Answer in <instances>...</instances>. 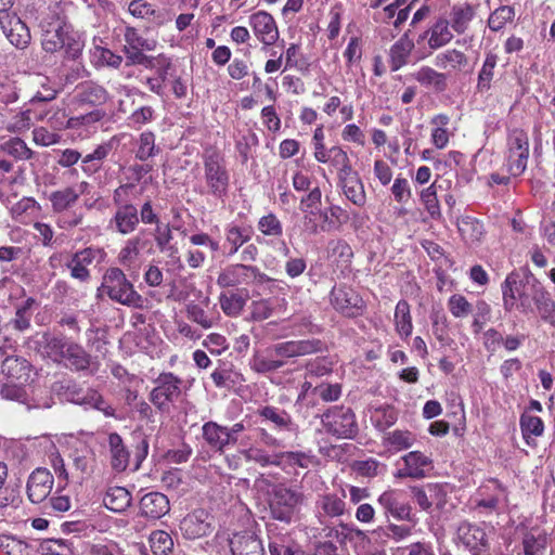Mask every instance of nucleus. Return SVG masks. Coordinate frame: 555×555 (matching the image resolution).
Wrapping results in <instances>:
<instances>
[{
    "mask_svg": "<svg viewBox=\"0 0 555 555\" xmlns=\"http://www.w3.org/2000/svg\"><path fill=\"white\" fill-rule=\"evenodd\" d=\"M41 46L48 53L64 51L69 59H77L82 50V42L73 27L63 18L51 15L40 22Z\"/></svg>",
    "mask_w": 555,
    "mask_h": 555,
    "instance_id": "f257e3e1",
    "label": "nucleus"
},
{
    "mask_svg": "<svg viewBox=\"0 0 555 555\" xmlns=\"http://www.w3.org/2000/svg\"><path fill=\"white\" fill-rule=\"evenodd\" d=\"M42 356L56 363H64L76 371L87 370L90 365V354L78 344L64 337L44 333L38 340Z\"/></svg>",
    "mask_w": 555,
    "mask_h": 555,
    "instance_id": "f03ea898",
    "label": "nucleus"
},
{
    "mask_svg": "<svg viewBox=\"0 0 555 555\" xmlns=\"http://www.w3.org/2000/svg\"><path fill=\"white\" fill-rule=\"evenodd\" d=\"M542 288L543 285L537 280L524 279L517 272L509 273L501 285L505 311L517 309L525 314L533 312L535 293Z\"/></svg>",
    "mask_w": 555,
    "mask_h": 555,
    "instance_id": "7ed1b4c3",
    "label": "nucleus"
},
{
    "mask_svg": "<svg viewBox=\"0 0 555 555\" xmlns=\"http://www.w3.org/2000/svg\"><path fill=\"white\" fill-rule=\"evenodd\" d=\"M98 297H107L130 308L142 309L144 307L143 297L134 289L133 284L119 268H109L105 271L98 288Z\"/></svg>",
    "mask_w": 555,
    "mask_h": 555,
    "instance_id": "20e7f679",
    "label": "nucleus"
},
{
    "mask_svg": "<svg viewBox=\"0 0 555 555\" xmlns=\"http://www.w3.org/2000/svg\"><path fill=\"white\" fill-rule=\"evenodd\" d=\"M203 170L207 194L223 199L228 195L230 186V172L224 158L217 152L205 153Z\"/></svg>",
    "mask_w": 555,
    "mask_h": 555,
    "instance_id": "39448f33",
    "label": "nucleus"
},
{
    "mask_svg": "<svg viewBox=\"0 0 555 555\" xmlns=\"http://www.w3.org/2000/svg\"><path fill=\"white\" fill-rule=\"evenodd\" d=\"M325 430L337 438H352L358 430L354 414L349 408L334 406L321 417Z\"/></svg>",
    "mask_w": 555,
    "mask_h": 555,
    "instance_id": "423d86ee",
    "label": "nucleus"
},
{
    "mask_svg": "<svg viewBox=\"0 0 555 555\" xmlns=\"http://www.w3.org/2000/svg\"><path fill=\"white\" fill-rule=\"evenodd\" d=\"M412 499L422 511L430 512L435 506L438 511L444 509L452 492L448 483H426L411 488Z\"/></svg>",
    "mask_w": 555,
    "mask_h": 555,
    "instance_id": "0eeeda50",
    "label": "nucleus"
},
{
    "mask_svg": "<svg viewBox=\"0 0 555 555\" xmlns=\"http://www.w3.org/2000/svg\"><path fill=\"white\" fill-rule=\"evenodd\" d=\"M507 147V169L512 176H520L527 167L529 157L527 133L520 129L512 130L508 134Z\"/></svg>",
    "mask_w": 555,
    "mask_h": 555,
    "instance_id": "6e6552de",
    "label": "nucleus"
},
{
    "mask_svg": "<svg viewBox=\"0 0 555 555\" xmlns=\"http://www.w3.org/2000/svg\"><path fill=\"white\" fill-rule=\"evenodd\" d=\"M302 500L304 496L300 492L282 485L276 486L270 500L271 514L275 519L288 522Z\"/></svg>",
    "mask_w": 555,
    "mask_h": 555,
    "instance_id": "1a4fd4ad",
    "label": "nucleus"
},
{
    "mask_svg": "<svg viewBox=\"0 0 555 555\" xmlns=\"http://www.w3.org/2000/svg\"><path fill=\"white\" fill-rule=\"evenodd\" d=\"M157 386L151 391V402L160 411L169 410L170 403L181 393L182 380L172 373L160 374L156 380Z\"/></svg>",
    "mask_w": 555,
    "mask_h": 555,
    "instance_id": "9d476101",
    "label": "nucleus"
},
{
    "mask_svg": "<svg viewBox=\"0 0 555 555\" xmlns=\"http://www.w3.org/2000/svg\"><path fill=\"white\" fill-rule=\"evenodd\" d=\"M1 372L0 380L18 384H28L30 380V363L17 356H9L7 347L0 346Z\"/></svg>",
    "mask_w": 555,
    "mask_h": 555,
    "instance_id": "9b49d317",
    "label": "nucleus"
},
{
    "mask_svg": "<svg viewBox=\"0 0 555 555\" xmlns=\"http://www.w3.org/2000/svg\"><path fill=\"white\" fill-rule=\"evenodd\" d=\"M331 304L346 317H357L364 308V301L360 295L351 287L343 285L333 287Z\"/></svg>",
    "mask_w": 555,
    "mask_h": 555,
    "instance_id": "f8f14e48",
    "label": "nucleus"
},
{
    "mask_svg": "<svg viewBox=\"0 0 555 555\" xmlns=\"http://www.w3.org/2000/svg\"><path fill=\"white\" fill-rule=\"evenodd\" d=\"M456 543L461 544L473 555H480L488 547V539L485 530L472 522L463 521L456 529Z\"/></svg>",
    "mask_w": 555,
    "mask_h": 555,
    "instance_id": "ddd939ff",
    "label": "nucleus"
},
{
    "mask_svg": "<svg viewBox=\"0 0 555 555\" xmlns=\"http://www.w3.org/2000/svg\"><path fill=\"white\" fill-rule=\"evenodd\" d=\"M1 28L9 41L17 49H25L31 39L30 31L26 24L16 14L9 12L0 13Z\"/></svg>",
    "mask_w": 555,
    "mask_h": 555,
    "instance_id": "4468645a",
    "label": "nucleus"
},
{
    "mask_svg": "<svg viewBox=\"0 0 555 555\" xmlns=\"http://www.w3.org/2000/svg\"><path fill=\"white\" fill-rule=\"evenodd\" d=\"M400 461L403 466L395 473L396 478L422 479L433 468V460L421 451H411Z\"/></svg>",
    "mask_w": 555,
    "mask_h": 555,
    "instance_id": "2eb2a0df",
    "label": "nucleus"
},
{
    "mask_svg": "<svg viewBox=\"0 0 555 555\" xmlns=\"http://www.w3.org/2000/svg\"><path fill=\"white\" fill-rule=\"evenodd\" d=\"M54 485L53 475L47 468H36L27 480L28 499L35 503L43 502L51 493Z\"/></svg>",
    "mask_w": 555,
    "mask_h": 555,
    "instance_id": "dca6fc26",
    "label": "nucleus"
},
{
    "mask_svg": "<svg viewBox=\"0 0 555 555\" xmlns=\"http://www.w3.org/2000/svg\"><path fill=\"white\" fill-rule=\"evenodd\" d=\"M249 25L255 36L264 46H272L279 39V29L273 16L266 11H258L249 16Z\"/></svg>",
    "mask_w": 555,
    "mask_h": 555,
    "instance_id": "f3484780",
    "label": "nucleus"
},
{
    "mask_svg": "<svg viewBox=\"0 0 555 555\" xmlns=\"http://www.w3.org/2000/svg\"><path fill=\"white\" fill-rule=\"evenodd\" d=\"M322 346L318 339L288 340L275 344L270 351L278 357L295 358L319 352Z\"/></svg>",
    "mask_w": 555,
    "mask_h": 555,
    "instance_id": "a211bd4d",
    "label": "nucleus"
},
{
    "mask_svg": "<svg viewBox=\"0 0 555 555\" xmlns=\"http://www.w3.org/2000/svg\"><path fill=\"white\" fill-rule=\"evenodd\" d=\"M101 255L98 248L87 247L82 250L75 253L72 259L67 262V268L70 271V276L80 282L90 280V271L88 267Z\"/></svg>",
    "mask_w": 555,
    "mask_h": 555,
    "instance_id": "6ab92c4d",
    "label": "nucleus"
},
{
    "mask_svg": "<svg viewBox=\"0 0 555 555\" xmlns=\"http://www.w3.org/2000/svg\"><path fill=\"white\" fill-rule=\"evenodd\" d=\"M253 266L235 263L222 269L217 278L218 286L222 288L237 287L250 284Z\"/></svg>",
    "mask_w": 555,
    "mask_h": 555,
    "instance_id": "aec40b11",
    "label": "nucleus"
},
{
    "mask_svg": "<svg viewBox=\"0 0 555 555\" xmlns=\"http://www.w3.org/2000/svg\"><path fill=\"white\" fill-rule=\"evenodd\" d=\"M140 222L135 206L116 207L108 227L121 235L132 233Z\"/></svg>",
    "mask_w": 555,
    "mask_h": 555,
    "instance_id": "412c9836",
    "label": "nucleus"
},
{
    "mask_svg": "<svg viewBox=\"0 0 555 555\" xmlns=\"http://www.w3.org/2000/svg\"><path fill=\"white\" fill-rule=\"evenodd\" d=\"M229 543L233 555H264L261 541L253 532L235 533Z\"/></svg>",
    "mask_w": 555,
    "mask_h": 555,
    "instance_id": "4be33fe9",
    "label": "nucleus"
},
{
    "mask_svg": "<svg viewBox=\"0 0 555 555\" xmlns=\"http://www.w3.org/2000/svg\"><path fill=\"white\" fill-rule=\"evenodd\" d=\"M74 100L79 106H100L108 100V93L100 85L85 82L76 87Z\"/></svg>",
    "mask_w": 555,
    "mask_h": 555,
    "instance_id": "5701e85b",
    "label": "nucleus"
},
{
    "mask_svg": "<svg viewBox=\"0 0 555 555\" xmlns=\"http://www.w3.org/2000/svg\"><path fill=\"white\" fill-rule=\"evenodd\" d=\"M208 515L205 511L198 509L185 516L180 524L183 535L188 539L204 537L210 531Z\"/></svg>",
    "mask_w": 555,
    "mask_h": 555,
    "instance_id": "b1692460",
    "label": "nucleus"
},
{
    "mask_svg": "<svg viewBox=\"0 0 555 555\" xmlns=\"http://www.w3.org/2000/svg\"><path fill=\"white\" fill-rule=\"evenodd\" d=\"M401 492L390 489L383 492L378 498V503L398 520H411L412 508L409 504L400 501Z\"/></svg>",
    "mask_w": 555,
    "mask_h": 555,
    "instance_id": "393cba45",
    "label": "nucleus"
},
{
    "mask_svg": "<svg viewBox=\"0 0 555 555\" xmlns=\"http://www.w3.org/2000/svg\"><path fill=\"white\" fill-rule=\"evenodd\" d=\"M550 539L542 529H531L522 534L520 546L522 555H546Z\"/></svg>",
    "mask_w": 555,
    "mask_h": 555,
    "instance_id": "a878e982",
    "label": "nucleus"
},
{
    "mask_svg": "<svg viewBox=\"0 0 555 555\" xmlns=\"http://www.w3.org/2000/svg\"><path fill=\"white\" fill-rule=\"evenodd\" d=\"M242 459L248 463L254 462L261 466L280 465V462L275 459V456L269 455L264 450L256 446L240 448L236 455H233L232 459L228 457L229 466L232 468H237Z\"/></svg>",
    "mask_w": 555,
    "mask_h": 555,
    "instance_id": "bb28decb",
    "label": "nucleus"
},
{
    "mask_svg": "<svg viewBox=\"0 0 555 555\" xmlns=\"http://www.w3.org/2000/svg\"><path fill=\"white\" fill-rule=\"evenodd\" d=\"M140 509L144 517L159 519L168 513L169 501L163 493L150 492L142 496Z\"/></svg>",
    "mask_w": 555,
    "mask_h": 555,
    "instance_id": "cd10ccee",
    "label": "nucleus"
},
{
    "mask_svg": "<svg viewBox=\"0 0 555 555\" xmlns=\"http://www.w3.org/2000/svg\"><path fill=\"white\" fill-rule=\"evenodd\" d=\"M345 493H324L319 495L317 501V509L320 516L335 518L340 517L346 512Z\"/></svg>",
    "mask_w": 555,
    "mask_h": 555,
    "instance_id": "c85d7f7f",
    "label": "nucleus"
},
{
    "mask_svg": "<svg viewBox=\"0 0 555 555\" xmlns=\"http://www.w3.org/2000/svg\"><path fill=\"white\" fill-rule=\"evenodd\" d=\"M416 441L415 435L408 429H395L385 433L382 444L391 453L410 449Z\"/></svg>",
    "mask_w": 555,
    "mask_h": 555,
    "instance_id": "c756f323",
    "label": "nucleus"
},
{
    "mask_svg": "<svg viewBox=\"0 0 555 555\" xmlns=\"http://www.w3.org/2000/svg\"><path fill=\"white\" fill-rule=\"evenodd\" d=\"M435 65L449 73H457L467 67L468 59L462 51L448 49L436 55Z\"/></svg>",
    "mask_w": 555,
    "mask_h": 555,
    "instance_id": "7c9ffc66",
    "label": "nucleus"
},
{
    "mask_svg": "<svg viewBox=\"0 0 555 555\" xmlns=\"http://www.w3.org/2000/svg\"><path fill=\"white\" fill-rule=\"evenodd\" d=\"M107 442L112 468L116 472H124L128 467L130 454L121 437L116 433L109 434Z\"/></svg>",
    "mask_w": 555,
    "mask_h": 555,
    "instance_id": "2f4dec72",
    "label": "nucleus"
},
{
    "mask_svg": "<svg viewBox=\"0 0 555 555\" xmlns=\"http://www.w3.org/2000/svg\"><path fill=\"white\" fill-rule=\"evenodd\" d=\"M332 222L330 221L328 211L317 209H309L304 214L302 229L310 235H315L320 232H327L331 230Z\"/></svg>",
    "mask_w": 555,
    "mask_h": 555,
    "instance_id": "473e14b6",
    "label": "nucleus"
},
{
    "mask_svg": "<svg viewBox=\"0 0 555 555\" xmlns=\"http://www.w3.org/2000/svg\"><path fill=\"white\" fill-rule=\"evenodd\" d=\"M202 430L205 441L216 451L223 452L224 448L230 444V436L225 426L207 422L203 425Z\"/></svg>",
    "mask_w": 555,
    "mask_h": 555,
    "instance_id": "72a5a7b5",
    "label": "nucleus"
},
{
    "mask_svg": "<svg viewBox=\"0 0 555 555\" xmlns=\"http://www.w3.org/2000/svg\"><path fill=\"white\" fill-rule=\"evenodd\" d=\"M412 78L426 88L435 91H444L447 88V76L429 66H422L412 74Z\"/></svg>",
    "mask_w": 555,
    "mask_h": 555,
    "instance_id": "f704fd0d",
    "label": "nucleus"
},
{
    "mask_svg": "<svg viewBox=\"0 0 555 555\" xmlns=\"http://www.w3.org/2000/svg\"><path fill=\"white\" fill-rule=\"evenodd\" d=\"M258 413L264 421L272 423L278 430L296 431L291 415L284 410L267 405L259 409Z\"/></svg>",
    "mask_w": 555,
    "mask_h": 555,
    "instance_id": "c9c22d12",
    "label": "nucleus"
},
{
    "mask_svg": "<svg viewBox=\"0 0 555 555\" xmlns=\"http://www.w3.org/2000/svg\"><path fill=\"white\" fill-rule=\"evenodd\" d=\"M534 308L541 320L555 328V301L544 286L535 293Z\"/></svg>",
    "mask_w": 555,
    "mask_h": 555,
    "instance_id": "e433bc0d",
    "label": "nucleus"
},
{
    "mask_svg": "<svg viewBox=\"0 0 555 555\" xmlns=\"http://www.w3.org/2000/svg\"><path fill=\"white\" fill-rule=\"evenodd\" d=\"M78 201L74 186H65L50 193L49 202L53 212L61 214L70 209Z\"/></svg>",
    "mask_w": 555,
    "mask_h": 555,
    "instance_id": "4c0bfd02",
    "label": "nucleus"
},
{
    "mask_svg": "<svg viewBox=\"0 0 555 555\" xmlns=\"http://www.w3.org/2000/svg\"><path fill=\"white\" fill-rule=\"evenodd\" d=\"M414 48L413 41L406 37H401L398 41H396L389 51L390 65L393 72L400 69L403 65L406 64L408 57Z\"/></svg>",
    "mask_w": 555,
    "mask_h": 555,
    "instance_id": "58836bf2",
    "label": "nucleus"
},
{
    "mask_svg": "<svg viewBox=\"0 0 555 555\" xmlns=\"http://www.w3.org/2000/svg\"><path fill=\"white\" fill-rule=\"evenodd\" d=\"M103 503L108 509L121 513L130 506L131 494L124 487H113L107 490Z\"/></svg>",
    "mask_w": 555,
    "mask_h": 555,
    "instance_id": "ea45409f",
    "label": "nucleus"
},
{
    "mask_svg": "<svg viewBox=\"0 0 555 555\" xmlns=\"http://www.w3.org/2000/svg\"><path fill=\"white\" fill-rule=\"evenodd\" d=\"M522 437L528 446H534L535 437H540L544 433L543 421L529 413H524L519 421Z\"/></svg>",
    "mask_w": 555,
    "mask_h": 555,
    "instance_id": "a19ab883",
    "label": "nucleus"
},
{
    "mask_svg": "<svg viewBox=\"0 0 555 555\" xmlns=\"http://www.w3.org/2000/svg\"><path fill=\"white\" fill-rule=\"evenodd\" d=\"M395 326L401 338H408L413 331L410 305L406 300L398 301L395 309Z\"/></svg>",
    "mask_w": 555,
    "mask_h": 555,
    "instance_id": "79ce46f5",
    "label": "nucleus"
},
{
    "mask_svg": "<svg viewBox=\"0 0 555 555\" xmlns=\"http://www.w3.org/2000/svg\"><path fill=\"white\" fill-rule=\"evenodd\" d=\"M172 233L169 225L158 227L156 230L155 242L162 254L168 257L173 263L180 261L179 249L171 243Z\"/></svg>",
    "mask_w": 555,
    "mask_h": 555,
    "instance_id": "37998d69",
    "label": "nucleus"
},
{
    "mask_svg": "<svg viewBox=\"0 0 555 555\" xmlns=\"http://www.w3.org/2000/svg\"><path fill=\"white\" fill-rule=\"evenodd\" d=\"M251 237V230L249 228H241L233 223L225 228V244L230 246L229 255L236 254L245 243Z\"/></svg>",
    "mask_w": 555,
    "mask_h": 555,
    "instance_id": "c03bdc74",
    "label": "nucleus"
},
{
    "mask_svg": "<svg viewBox=\"0 0 555 555\" xmlns=\"http://www.w3.org/2000/svg\"><path fill=\"white\" fill-rule=\"evenodd\" d=\"M453 38L450 24L446 20H439L429 30L428 46L433 50L447 46Z\"/></svg>",
    "mask_w": 555,
    "mask_h": 555,
    "instance_id": "a18cd8bd",
    "label": "nucleus"
},
{
    "mask_svg": "<svg viewBox=\"0 0 555 555\" xmlns=\"http://www.w3.org/2000/svg\"><path fill=\"white\" fill-rule=\"evenodd\" d=\"M457 228L463 240L469 245L480 242L485 233L482 223L469 217L460 220Z\"/></svg>",
    "mask_w": 555,
    "mask_h": 555,
    "instance_id": "49530a36",
    "label": "nucleus"
},
{
    "mask_svg": "<svg viewBox=\"0 0 555 555\" xmlns=\"http://www.w3.org/2000/svg\"><path fill=\"white\" fill-rule=\"evenodd\" d=\"M219 304L228 317H238L244 309L246 299L238 293H221Z\"/></svg>",
    "mask_w": 555,
    "mask_h": 555,
    "instance_id": "de8ad7c7",
    "label": "nucleus"
},
{
    "mask_svg": "<svg viewBox=\"0 0 555 555\" xmlns=\"http://www.w3.org/2000/svg\"><path fill=\"white\" fill-rule=\"evenodd\" d=\"M345 196L356 206L362 207L366 202L364 185L359 177L340 184Z\"/></svg>",
    "mask_w": 555,
    "mask_h": 555,
    "instance_id": "09e8293b",
    "label": "nucleus"
},
{
    "mask_svg": "<svg viewBox=\"0 0 555 555\" xmlns=\"http://www.w3.org/2000/svg\"><path fill=\"white\" fill-rule=\"evenodd\" d=\"M420 199L424 208L433 219L440 218L441 210L437 197V185L435 182L420 192Z\"/></svg>",
    "mask_w": 555,
    "mask_h": 555,
    "instance_id": "8fccbe9b",
    "label": "nucleus"
},
{
    "mask_svg": "<svg viewBox=\"0 0 555 555\" xmlns=\"http://www.w3.org/2000/svg\"><path fill=\"white\" fill-rule=\"evenodd\" d=\"M35 300L28 298L22 306L16 309L15 317L5 324V327L12 326L18 332H24L30 327L31 320V306Z\"/></svg>",
    "mask_w": 555,
    "mask_h": 555,
    "instance_id": "3c124183",
    "label": "nucleus"
},
{
    "mask_svg": "<svg viewBox=\"0 0 555 555\" xmlns=\"http://www.w3.org/2000/svg\"><path fill=\"white\" fill-rule=\"evenodd\" d=\"M137 145L138 149L135 152V157L142 162L154 157L159 152V149L155 144V134L151 131L142 132L139 137Z\"/></svg>",
    "mask_w": 555,
    "mask_h": 555,
    "instance_id": "603ef678",
    "label": "nucleus"
},
{
    "mask_svg": "<svg viewBox=\"0 0 555 555\" xmlns=\"http://www.w3.org/2000/svg\"><path fill=\"white\" fill-rule=\"evenodd\" d=\"M142 240L134 236L126 241L118 254V261L124 267H131L138 259L141 250Z\"/></svg>",
    "mask_w": 555,
    "mask_h": 555,
    "instance_id": "864d4df0",
    "label": "nucleus"
},
{
    "mask_svg": "<svg viewBox=\"0 0 555 555\" xmlns=\"http://www.w3.org/2000/svg\"><path fill=\"white\" fill-rule=\"evenodd\" d=\"M249 365L253 371L267 374L281 369L284 365V361L257 352L250 359Z\"/></svg>",
    "mask_w": 555,
    "mask_h": 555,
    "instance_id": "5fc2aeb1",
    "label": "nucleus"
},
{
    "mask_svg": "<svg viewBox=\"0 0 555 555\" xmlns=\"http://www.w3.org/2000/svg\"><path fill=\"white\" fill-rule=\"evenodd\" d=\"M473 17L474 10L470 5L454 8L451 14V28L457 34H463L468 28Z\"/></svg>",
    "mask_w": 555,
    "mask_h": 555,
    "instance_id": "6e6d98bb",
    "label": "nucleus"
},
{
    "mask_svg": "<svg viewBox=\"0 0 555 555\" xmlns=\"http://www.w3.org/2000/svg\"><path fill=\"white\" fill-rule=\"evenodd\" d=\"M275 459L281 463L285 462L289 465L298 466L300 468H309L315 464V457L308 452H283L275 455Z\"/></svg>",
    "mask_w": 555,
    "mask_h": 555,
    "instance_id": "4d7b16f0",
    "label": "nucleus"
},
{
    "mask_svg": "<svg viewBox=\"0 0 555 555\" xmlns=\"http://www.w3.org/2000/svg\"><path fill=\"white\" fill-rule=\"evenodd\" d=\"M515 16L514 8L509 5H502L495 9L489 16L488 25L493 31H499L505 27V25L513 21Z\"/></svg>",
    "mask_w": 555,
    "mask_h": 555,
    "instance_id": "13d9d810",
    "label": "nucleus"
},
{
    "mask_svg": "<svg viewBox=\"0 0 555 555\" xmlns=\"http://www.w3.org/2000/svg\"><path fill=\"white\" fill-rule=\"evenodd\" d=\"M150 544L155 555H167L173 547V540L168 532L156 530L150 535Z\"/></svg>",
    "mask_w": 555,
    "mask_h": 555,
    "instance_id": "bf43d9fd",
    "label": "nucleus"
},
{
    "mask_svg": "<svg viewBox=\"0 0 555 555\" xmlns=\"http://www.w3.org/2000/svg\"><path fill=\"white\" fill-rule=\"evenodd\" d=\"M77 403L99 410L103 412L105 416L114 415V409L107 404L95 390H88L86 395L77 399Z\"/></svg>",
    "mask_w": 555,
    "mask_h": 555,
    "instance_id": "052dcab7",
    "label": "nucleus"
},
{
    "mask_svg": "<svg viewBox=\"0 0 555 555\" xmlns=\"http://www.w3.org/2000/svg\"><path fill=\"white\" fill-rule=\"evenodd\" d=\"M140 192L134 183H125L115 189L113 193V203L116 207L134 206L131 204Z\"/></svg>",
    "mask_w": 555,
    "mask_h": 555,
    "instance_id": "680f3d73",
    "label": "nucleus"
},
{
    "mask_svg": "<svg viewBox=\"0 0 555 555\" xmlns=\"http://www.w3.org/2000/svg\"><path fill=\"white\" fill-rule=\"evenodd\" d=\"M2 150L16 159L27 160L34 155V152L27 146L26 142L20 138H12L2 145Z\"/></svg>",
    "mask_w": 555,
    "mask_h": 555,
    "instance_id": "e2e57ef3",
    "label": "nucleus"
},
{
    "mask_svg": "<svg viewBox=\"0 0 555 555\" xmlns=\"http://www.w3.org/2000/svg\"><path fill=\"white\" fill-rule=\"evenodd\" d=\"M372 420L378 430H386L397 422L398 413L395 408L386 405L376 409Z\"/></svg>",
    "mask_w": 555,
    "mask_h": 555,
    "instance_id": "0e129e2a",
    "label": "nucleus"
},
{
    "mask_svg": "<svg viewBox=\"0 0 555 555\" xmlns=\"http://www.w3.org/2000/svg\"><path fill=\"white\" fill-rule=\"evenodd\" d=\"M33 125V107L15 114L7 126V130L13 133L27 131Z\"/></svg>",
    "mask_w": 555,
    "mask_h": 555,
    "instance_id": "69168bd1",
    "label": "nucleus"
},
{
    "mask_svg": "<svg viewBox=\"0 0 555 555\" xmlns=\"http://www.w3.org/2000/svg\"><path fill=\"white\" fill-rule=\"evenodd\" d=\"M390 191H391L395 202L398 204H406L412 196V190H411L410 183H409L408 179H405L401 175H399L395 179V181L390 188Z\"/></svg>",
    "mask_w": 555,
    "mask_h": 555,
    "instance_id": "338daca9",
    "label": "nucleus"
},
{
    "mask_svg": "<svg viewBox=\"0 0 555 555\" xmlns=\"http://www.w3.org/2000/svg\"><path fill=\"white\" fill-rule=\"evenodd\" d=\"M448 308L454 318H466L473 311L472 304L460 294H454L449 298Z\"/></svg>",
    "mask_w": 555,
    "mask_h": 555,
    "instance_id": "774afa93",
    "label": "nucleus"
}]
</instances>
